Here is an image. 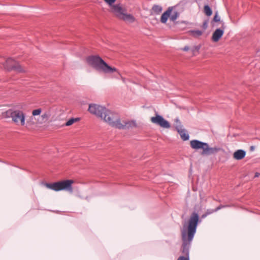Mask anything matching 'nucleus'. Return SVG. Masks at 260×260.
<instances>
[{
	"mask_svg": "<svg viewBox=\"0 0 260 260\" xmlns=\"http://www.w3.org/2000/svg\"><path fill=\"white\" fill-rule=\"evenodd\" d=\"M88 111L92 114L101 117L111 126L118 129H126L135 126L132 121H120L118 115L107 110L105 107L96 104H90Z\"/></svg>",
	"mask_w": 260,
	"mask_h": 260,
	"instance_id": "f257e3e1",
	"label": "nucleus"
},
{
	"mask_svg": "<svg viewBox=\"0 0 260 260\" xmlns=\"http://www.w3.org/2000/svg\"><path fill=\"white\" fill-rule=\"evenodd\" d=\"M199 217L196 212H193L188 220V224L187 230L185 229V225H183V229L181 231L182 245L181 247L182 253L183 256L189 257V249L190 243L196 232Z\"/></svg>",
	"mask_w": 260,
	"mask_h": 260,
	"instance_id": "f03ea898",
	"label": "nucleus"
},
{
	"mask_svg": "<svg viewBox=\"0 0 260 260\" xmlns=\"http://www.w3.org/2000/svg\"><path fill=\"white\" fill-rule=\"evenodd\" d=\"M86 60L88 65L99 72L110 74L117 71L116 68L109 66L99 55H90Z\"/></svg>",
	"mask_w": 260,
	"mask_h": 260,
	"instance_id": "7ed1b4c3",
	"label": "nucleus"
},
{
	"mask_svg": "<svg viewBox=\"0 0 260 260\" xmlns=\"http://www.w3.org/2000/svg\"><path fill=\"white\" fill-rule=\"evenodd\" d=\"M109 11L117 18L127 23H132L136 21V18L130 14L126 13V10L120 4L114 5L110 8Z\"/></svg>",
	"mask_w": 260,
	"mask_h": 260,
	"instance_id": "20e7f679",
	"label": "nucleus"
},
{
	"mask_svg": "<svg viewBox=\"0 0 260 260\" xmlns=\"http://www.w3.org/2000/svg\"><path fill=\"white\" fill-rule=\"evenodd\" d=\"M190 145L192 149L195 150L202 149V155H209L215 154L220 150L219 148L210 147L208 143L197 140L190 141Z\"/></svg>",
	"mask_w": 260,
	"mask_h": 260,
	"instance_id": "39448f33",
	"label": "nucleus"
},
{
	"mask_svg": "<svg viewBox=\"0 0 260 260\" xmlns=\"http://www.w3.org/2000/svg\"><path fill=\"white\" fill-rule=\"evenodd\" d=\"M7 117H11L12 121L18 126H24L25 124V115L19 110L9 109L5 112Z\"/></svg>",
	"mask_w": 260,
	"mask_h": 260,
	"instance_id": "423d86ee",
	"label": "nucleus"
},
{
	"mask_svg": "<svg viewBox=\"0 0 260 260\" xmlns=\"http://www.w3.org/2000/svg\"><path fill=\"white\" fill-rule=\"evenodd\" d=\"M73 183L74 181L72 180H65L53 183H46L45 184V186L48 188L55 191H58L62 190H67L72 191V184Z\"/></svg>",
	"mask_w": 260,
	"mask_h": 260,
	"instance_id": "0eeeda50",
	"label": "nucleus"
},
{
	"mask_svg": "<svg viewBox=\"0 0 260 260\" xmlns=\"http://www.w3.org/2000/svg\"><path fill=\"white\" fill-rule=\"evenodd\" d=\"M179 16V13L175 10L173 7H170L168 8L160 17V22L162 23H166L170 18L171 21L174 22Z\"/></svg>",
	"mask_w": 260,
	"mask_h": 260,
	"instance_id": "6e6552de",
	"label": "nucleus"
},
{
	"mask_svg": "<svg viewBox=\"0 0 260 260\" xmlns=\"http://www.w3.org/2000/svg\"><path fill=\"white\" fill-rule=\"evenodd\" d=\"M150 121L152 123L164 128H169L171 127L170 123L157 113L155 114V116L151 117Z\"/></svg>",
	"mask_w": 260,
	"mask_h": 260,
	"instance_id": "1a4fd4ad",
	"label": "nucleus"
},
{
	"mask_svg": "<svg viewBox=\"0 0 260 260\" xmlns=\"http://www.w3.org/2000/svg\"><path fill=\"white\" fill-rule=\"evenodd\" d=\"M4 66L5 68L8 70H14L17 72H24V70L12 58H8Z\"/></svg>",
	"mask_w": 260,
	"mask_h": 260,
	"instance_id": "9d476101",
	"label": "nucleus"
},
{
	"mask_svg": "<svg viewBox=\"0 0 260 260\" xmlns=\"http://www.w3.org/2000/svg\"><path fill=\"white\" fill-rule=\"evenodd\" d=\"M222 22L221 27L217 28L213 33L212 36V40L214 42H218L224 34V30L225 28V25L223 22Z\"/></svg>",
	"mask_w": 260,
	"mask_h": 260,
	"instance_id": "9b49d317",
	"label": "nucleus"
},
{
	"mask_svg": "<svg viewBox=\"0 0 260 260\" xmlns=\"http://www.w3.org/2000/svg\"><path fill=\"white\" fill-rule=\"evenodd\" d=\"M246 152L242 149L236 151L233 154V157L236 160H241L245 157Z\"/></svg>",
	"mask_w": 260,
	"mask_h": 260,
	"instance_id": "f8f14e48",
	"label": "nucleus"
},
{
	"mask_svg": "<svg viewBox=\"0 0 260 260\" xmlns=\"http://www.w3.org/2000/svg\"><path fill=\"white\" fill-rule=\"evenodd\" d=\"M177 132L179 134L181 139L183 141H186L189 139V135L186 132L185 129H183L181 127H176Z\"/></svg>",
	"mask_w": 260,
	"mask_h": 260,
	"instance_id": "ddd939ff",
	"label": "nucleus"
},
{
	"mask_svg": "<svg viewBox=\"0 0 260 260\" xmlns=\"http://www.w3.org/2000/svg\"><path fill=\"white\" fill-rule=\"evenodd\" d=\"M162 8L161 6L157 5L153 6L151 10V15H159L161 12Z\"/></svg>",
	"mask_w": 260,
	"mask_h": 260,
	"instance_id": "4468645a",
	"label": "nucleus"
},
{
	"mask_svg": "<svg viewBox=\"0 0 260 260\" xmlns=\"http://www.w3.org/2000/svg\"><path fill=\"white\" fill-rule=\"evenodd\" d=\"M223 22V21L221 20L220 17L219 16L218 12L216 11L215 13L214 17H213V19H212V20L211 21V24H212V26H215V24H214L215 22H220L222 24V22Z\"/></svg>",
	"mask_w": 260,
	"mask_h": 260,
	"instance_id": "2eb2a0df",
	"label": "nucleus"
},
{
	"mask_svg": "<svg viewBox=\"0 0 260 260\" xmlns=\"http://www.w3.org/2000/svg\"><path fill=\"white\" fill-rule=\"evenodd\" d=\"M35 124V121H34V118L32 115L27 119L25 126L26 127L28 128L32 125H34Z\"/></svg>",
	"mask_w": 260,
	"mask_h": 260,
	"instance_id": "dca6fc26",
	"label": "nucleus"
},
{
	"mask_svg": "<svg viewBox=\"0 0 260 260\" xmlns=\"http://www.w3.org/2000/svg\"><path fill=\"white\" fill-rule=\"evenodd\" d=\"M190 34L193 37H198L203 34V31L200 30H192L189 31Z\"/></svg>",
	"mask_w": 260,
	"mask_h": 260,
	"instance_id": "f3484780",
	"label": "nucleus"
},
{
	"mask_svg": "<svg viewBox=\"0 0 260 260\" xmlns=\"http://www.w3.org/2000/svg\"><path fill=\"white\" fill-rule=\"evenodd\" d=\"M204 12L207 16H210L212 14V10L208 5H205L204 8Z\"/></svg>",
	"mask_w": 260,
	"mask_h": 260,
	"instance_id": "a211bd4d",
	"label": "nucleus"
},
{
	"mask_svg": "<svg viewBox=\"0 0 260 260\" xmlns=\"http://www.w3.org/2000/svg\"><path fill=\"white\" fill-rule=\"evenodd\" d=\"M79 120V118H71L70 119H69L65 124V125L66 126H70L71 125H72L74 123H75V122H77V121H78Z\"/></svg>",
	"mask_w": 260,
	"mask_h": 260,
	"instance_id": "6ab92c4d",
	"label": "nucleus"
},
{
	"mask_svg": "<svg viewBox=\"0 0 260 260\" xmlns=\"http://www.w3.org/2000/svg\"><path fill=\"white\" fill-rule=\"evenodd\" d=\"M49 117V115L48 113H47V112L44 113L41 115L42 121L41 122H40V123H43V122L47 121Z\"/></svg>",
	"mask_w": 260,
	"mask_h": 260,
	"instance_id": "aec40b11",
	"label": "nucleus"
},
{
	"mask_svg": "<svg viewBox=\"0 0 260 260\" xmlns=\"http://www.w3.org/2000/svg\"><path fill=\"white\" fill-rule=\"evenodd\" d=\"M215 212V209L213 210V209H207V211H206V212L205 213V214H204L203 215H202V218H205L207 216H208V215H210L214 212Z\"/></svg>",
	"mask_w": 260,
	"mask_h": 260,
	"instance_id": "412c9836",
	"label": "nucleus"
},
{
	"mask_svg": "<svg viewBox=\"0 0 260 260\" xmlns=\"http://www.w3.org/2000/svg\"><path fill=\"white\" fill-rule=\"evenodd\" d=\"M42 112V109L41 108H38L35 110H34L32 111V115L33 116H36L40 115Z\"/></svg>",
	"mask_w": 260,
	"mask_h": 260,
	"instance_id": "4be33fe9",
	"label": "nucleus"
},
{
	"mask_svg": "<svg viewBox=\"0 0 260 260\" xmlns=\"http://www.w3.org/2000/svg\"><path fill=\"white\" fill-rule=\"evenodd\" d=\"M107 4H108L110 8L112 7L114 5H113L116 0H104Z\"/></svg>",
	"mask_w": 260,
	"mask_h": 260,
	"instance_id": "5701e85b",
	"label": "nucleus"
},
{
	"mask_svg": "<svg viewBox=\"0 0 260 260\" xmlns=\"http://www.w3.org/2000/svg\"><path fill=\"white\" fill-rule=\"evenodd\" d=\"M177 260H189V257L180 256L178 257Z\"/></svg>",
	"mask_w": 260,
	"mask_h": 260,
	"instance_id": "b1692460",
	"label": "nucleus"
},
{
	"mask_svg": "<svg viewBox=\"0 0 260 260\" xmlns=\"http://www.w3.org/2000/svg\"><path fill=\"white\" fill-rule=\"evenodd\" d=\"M225 207H228V206H222V205L219 206L215 209V212H217V211L221 209V208H223Z\"/></svg>",
	"mask_w": 260,
	"mask_h": 260,
	"instance_id": "393cba45",
	"label": "nucleus"
},
{
	"mask_svg": "<svg viewBox=\"0 0 260 260\" xmlns=\"http://www.w3.org/2000/svg\"><path fill=\"white\" fill-rule=\"evenodd\" d=\"M203 25H204V28H207V22H205L204 23Z\"/></svg>",
	"mask_w": 260,
	"mask_h": 260,
	"instance_id": "a878e982",
	"label": "nucleus"
},
{
	"mask_svg": "<svg viewBox=\"0 0 260 260\" xmlns=\"http://www.w3.org/2000/svg\"><path fill=\"white\" fill-rule=\"evenodd\" d=\"M259 176V173L256 172L255 174L254 177H258Z\"/></svg>",
	"mask_w": 260,
	"mask_h": 260,
	"instance_id": "bb28decb",
	"label": "nucleus"
},
{
	"mask_svg": "<svg viewBox=\"0 0 260 260\" xmlns=\"http://www.w3.org/2000/svg\"><path fill=\"white\" fill-rule=\"evenodd\" d=\"M188 49H189V48H188V47H187V46H186V47H185L183 48V50H185V51H187V50H188Z\"/></svg>",
	"mask_w": 260,
	"mask_h": 260,
	"instance_id": "cd10ccee",
	"label": "nucleus"
},
{
	"mask_svg": "<svg viewBox=\"0 0 260 260\" xmlns=\"http://www.w3.org/2000/svg\"><path fill=\"white\" fill-rule=\"evenodd\" d=\"M176 122H179V120L178 119H176Z\"/></svg>",
	"mask_w": 260,
	"mask_h": 260,
	"instance_id": "c85d7f7f",
	"label": "nucleus"
},
{
	"mask_svg": "<svg viewBox=\"0 0 260 260\" xmlns=\"http://www.w3.org/2000/svg\"><path fill=\"white\" fill-rule=\"evenodd\" d=\"M200 199L202 200V196H201V194H200Z\"/></svg>",
	"mask_w": 260,
	"mask_h": 260,
	"instance_id": "c756f323",
	"label": "nucleus"
},
{
	"mask_svg": "<svg viewBox=\"0 0 260 260\" xmlns=\"http://www.w3.org/2000/svg\"><path fill=\"white\" fill-rule=\"evenodd\" d=\"M251 150L253 149V146H251Z\"/></svg>",
	"mask_w": 260,
	"mask_h": 260,
	"instance_id": "7c9ffc66",
	"label": "nucleus"
},
{
	"mask_svg": "<svg viewBox=\"0 0 260 260\" xmlns=\"http://www.w3.org/2000/svg\"><path fill=\"white\" fill-rule=\"evenodd\" d=\"M122 79L123 81H124V78H122Z\"/></svg>",
	"mask_w": 260,
	"mask_h": 260,
	"instance_id": "2f4dec72",
	"label": "nucleus"
}]
</instances>
